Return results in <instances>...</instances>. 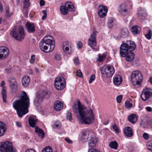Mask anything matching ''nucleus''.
I'll list each match as a JSON object with an SVG mask.
<instances>
[{"instance_id": "64", "label": "nucleus", "mask_w": 152, "mask_h": 152, "mask_svg": "<svg viewBox=\"0 0 152 152\" xmlns=\"http://www.w3.org/2000/svg\"><path fill=\"white\" fill-rule=\"evenodd\" d=\"M16 123L18 127H21V124L19 122L17 121Z\"/></svg>"}, {"instance_id": "39", "label": "nucleus", "mask_w": 152, "mask_h": 152, "mask_svg": "<svg viewBox=\"0 0 152 152\" xmlns=\"http://www.w3.org/2000/svg\"><path fill=\"white\" fill-rule=\"evenodd\" d=\"M152 35V32L151 30H149L148 31V33L145 35L146 37L148 39H151Z\"/></svg>"}, {"instance_id": "31", "label": "nucleus", "mask_w": 152, "mask_h": 152, "mask_svg": "<svg viewBox=\"0 0 152 152\" xmlns=\"http://www.w3.org/2000/svg\"><path fill=\"white\" fill-rule=\"evenodd\" d=\"M128 119L132 123L134 124L137 121V116L135 114H132L129 116Z\"/></svg>"}, {"instance_id": "1", "label": "nucleus", "mask_w": 152, "mask_h": 152, "mask_svg": "<svg viewBox=\"0 0 152 152\" xmlns=\"http://www.w3.org/2000/svg\"><path fill=\"white\" fill-rule=\"evenodd\" d=\"M72 109L80 121L83 124H89L93 122L94 117L92 110L87 109L81 104L79 101L78 104H74Z\"/></svg>"}, {"instance_id": "3", "label": "nucleus", "mask_w": 152, "mask_h": 152, "mask_svg": "<svg viewBox=\"0 0 152 152\" xmlns=\"http://www.w3.org/2000/svg\"><path fill=\"white\" fill-rule=\"evenodd\" d=\"M41 50L46 53L52 51L55 46L53 38L50 36L45 37L39 44Z\"/></svg>"}, {"instance_id": "46", "label": "nucleus", "mask_w": 152, "mask_h": 152, "mask_svg": "<svg viewBox=\"0 0 152 152\" xmlns=\"http://www.w3.org/2000/svg\"><path fill=\"white\" fill-rule=\"evenodd\" d=\"M108 24L109 27L112 28L113 26V21L112 18L109 20Z\"/></svg>"}, {"instance_id": "12", "label": "nucleus", "mask_w": 152, "mask_h": 152, "mask_svg": "<svg viewBox=\"0 0 152 152\" xmlns=\"http://www.w3.org/2000/svg\"><path fill=\"white\" fill-rule=\"evenodd\" d=\"M129 44L124 43L121 45L120 49V54L121 57H125L126 54L129 52Z\"/></svg>"}, {"instance_id": "18", "label": "nucleus", "mask_w": 152, "mask_h": 152, "mask_svg": "<svg viewBox=\"0 0 152 152\" xmlns=\"http://www.w3.org/2000/svg\"><path fill=\"white\" fill-rule=\"evenodd\" d=\"M137 15L139 19L140 20L143 21L146 18L147 14L145 10H141L138 11Z\"/></svg>"}, {"instance_id": "28", "label": "nucleus", "mask_w": 152, "mask_h": 152, "mask_svg": "<svg viewBox=\"0 0 152 152\" xmlns=\"http://www.w3.org/2000/svg\"><path fill=\"white\" fill-rule=\"evenodd\" d=\"M129 52L127 53L126 55V61L130 62L132 61L134 58V54L132 51H129Z\"/></svg>"}, {"instance_id": "62", "label": "nucleus", "mask_w": 152, "mask_h": 152, "mask_svg": "<svg viewBox=\"0 0 152 152\" xmlns=\"http://www.w3.org/2000/svg\"><path fill=\"white\" fill-rule=\"evenodd\" d=\"M5 82L4 80L2 81L1 84V85H0L1 86V87H3V88L4 87V86L5 85Z\"/></svg>"}, {"instance_id": "6", "label": "nucleus", "mask_w": 152, "mask_h": 152, "mask_svg": "<svg viewBox=\"0 0 152 152\" xmlns=\"http://www.w3.org/2000/svg\"><path fill=\"white\" fill-rule=\"evenodd\" d=\"M100 69L102 75L107 77L111 76L115 72L114 68L111 65L104 66L101 67Z\"/></svg>"}, {"instance_id": "9", "label": "nucleus", "mask_w": 152, "mask_h": 152, "mask_svg": "<svg viewBox=\"0 0 152 152\" xmlns=\"http://www.w3.org/2000/svg\"><path fill=\"white\" fill-rule=\"evenodd\" d=\"M152 97V89L146 88L142 91L141 98L142 100L146 101Z\"/></svg>"}, {"instance_id": "54", "label": "nucleus", "mask_w": 152, "mask_h": 152, "mask_svg": "<svg viewBox=\"0 0 152 152\" xmlns=\"http://www.w3.org/2000/svg\"><path fill=\"white\" fill-rule=\"evenodd\" d=\"M142 136L145 140H148L149 139V135L147 133H144L143 134Z\"/></svg>"}, {"instance_id": "21", "label": "nucleus", "mask_w": 152, "mask_h": 152, "mask_svg": "<svg viewBox=\"0 0 152 152\" xmlns=\"http://www.w3.org/2000/svg\"><path fill=\"white\" fill-rule=\"evenodd\" d=\"M54 107L56 110L59 111L63 108V104L61 102L58 100L54 103Z\"/></svg>"}, {"instance_id": "23", "label": "nucleus", "mask_w": 152, "mask_h": 152, "mask_svg": "<svg viewBox=\"0 0 152 152\" xmlns=\"http://www.w3.org/2000/svg\"><path fill=\"white\" fill-rule=\"evenodd\" d=\"M122 79L119 75H116L113 78V82L114 84L116 86L120 85L122 83Z\"/></svg>"}, {"instance_id": "17", "label": "nucleus", "mask_w": 152, "mask_h": 152, "mask_svg": "<svg viewBox=\"0 0 152 152\" xmlns=\"http://www.w3.org/2000/svg\"><path fill=\"white\" fill-rule=\"evenodd\" d=\"M26 27L29 33H33L35 31L34 25L33 23L27 22L26 24Z\"/></svg>"}, {"instance_id": "34", "label": "nucleus", "mask_w": 152, "mask_h": 152, "mask_svg": "<svg viewBox=\"0 0 152 152\" xmlns=\"http://www.w3.org/2000/svg\"><path fill=\"white\" fill-rule=\"evenodd\" d=\"M1 94L2 96L3 100L4 102H6L7 98V91L6 88L5 87H4L2 89Z\"/></svg>"}, {"instance_id": "43", "label": "nucleus", "mask_w": 152, "mask_h": 152, "mask_svg": "<svg viewBox=\"0 0 152 152\" xmlns=\"http://www.w3.org/2000/svg\"><path fill=\"white\" fill-rule=\"evenodd\" d=\"M54 58L57 61H59L61 59V56L59 53H55L54 55Z\"/></svg>"}, {"instance_id": "29", "label": "nucleus", "mask_w": 152, "mask_h": 152, "mask_svg": "<svg viewBox=\"0 0 152 152\" xmlns=\"http://www.w3.org/2000/svg\"><path fill=\"white\" fill-rule=\"evenodd\" d=\"M129 34V32L127 28H123L121 29L120 33V36L122 38H125L127 37Z\"/></svg>"}, {"instance_id": "60", "label": "nucleus", "mask_w": 152, "mask_h": 152, "mask_svg": "<svg viewBox=\"0 0 152 152\" xmlns=\"http://www.w3.org/2000/svg\"><path fill=\"white\" fill-rule=\"evenodd\" d=\"M25 152H35L34 150L32 149H27Z\"/></svg>"}, {"instance_id": "10", "label": "nucleus", "mask_w": 152, "mask_h": 152, "mask_svg": "<svg viewBox=\"0 0 152 152\" xmlns=\"http://www.w3.org/2000/svg\"><path fill=\"white\" fill-rule=\"evenodd\" d=\"M118 10L120 14L123 16L128 15L129 11L128 6L124 3H121L118 6Z\"/></svg>"}, {"instance_id": "5", "label": "nucleus", "mask_w": 152, "mask_h": 152, "mask_svg": "<svg viewBox=\"0 0 152 152\" xmlns=\"http://www.w3.org/2000/svg\"><path fill=\"white\" fill-rule=\"evenodd\" d=\"M142 79V74L139 71H135L132 72L131 75V80L133 85L140 86Z\"/></svg>"}, {"instance_id": "41", "label": "nucleus", "mask_w": 152, "mask_h": 152, "mask_svg": "<svg viewBox=\"0 0 152 152\" xmlns=\"http://www.w3.org/2000/svg\"><path fill=\"white\" fill-rule=\"evenodd\" d=\"M52 148L50 146L46 147L44 148L42 151V152H52Z\"/></svg>"}, {"instance_id": "36", "label": "nucleus", "mask_w": 152, "mask_h": 152, "mask_svg": "<svg viewBox=\"0 0 152 152\" xmlns=\"http://www.w3.org/2000/svg\"><path fill=\"white\" fill-rule=\"evenodd\" d=\"M60 10L61 13L64 15H66L68 13V10L65 6H61L60 7Z\"/></svg>"}, {"instance_id": "63", "label": "nucleus", "mask_w": 152, "mask_h": 152, "mask_svg": "<svg viewBox=\"0 0 152 152\" xmlns=\"http://www.w3.org/2000/svg\"><path fill=\"white\" fill-rule=\"evenodd\" d=\"M42 96H43V97L44 96L47 94V92L45 91H43L42 94H40Z\"/></svg>"}, {"instance_id": "8", "label": "nucleus", "mask_w": 152, "mask_h": 152, "mask_svg": "<svg viewBox=\"0 0 152 152\" xmlns=\"http://www.w3.org/2000/svg\"><path fill=\"white\" fill-rule=\"evenodd\" d=\"M0 151L2 152H15L12 143L9 141H6L1 144Z\"/></svg>"}, {"instance_id": "50", "label": "nucleus", "mask_w": 152, "mask_h": 152, "mask_svg": "<svg viewBox=\"0 0 152 152\" xmlns=\"http://www.w3.org/2000/svg\"><path fill=\"white\" fill-rule=\"evenodd\" d=\"M35 57L34 55H32L31 56V58L30 60V62L33 64L34 63V60L35 59Z\"/></svg>"}, {"instance_id": "45", "label": "nucleus", "mask_w": 152, "mask_h": 152, "mask_svg": "<svg viewBox=\"0 0 152 152\" xmlns=\"http://www.w3.org/2000/svg\"><path fill=\"white\" fill-rule=\"evenodd\" d=\"M147 146L149 150L152 151V141L148 142L147 143Z\"/></svg>"}, {"instance_id": "40", "label": "nucleus", "mask_w": 152, "mask_h": 152, "mask_svg": "<svg viewBox=\"0 0 152 152\" xmlns=\"http://www.w3.org/2000/svg\"><path fill=\"white\" fill-rule=\"evenodd\" d=\"M29 0H24L23 1V7L26 8L29 7Z\"/></svg>"}, {"instance_id": "32", "label": "nucleus", "mask_w": 152, "mask_h": 152, "mask_svg": "<svg viewBox=\"0 0 152 152\" xmlns=\"http://www.w3.org/2000/svg\"><path fill=\"white\" fill-rule=\"evenodd\" d=\"M63 49L64 52L66 54H69L70 52L69 51V45L68 42H64L63 43Z\"/></svg>"}, {"instance_id": "11", "label": "nucleus", "mask_w": 152, "mask_h": 152, "mask_svg": "<svg viewBox=\"0 0 152 152\" xmlns=\"http://www.w3.org/2000/svg\"><path fill=\"white\" fill-rule=\"evenodd\" d=\"M96 34L95 32H94L88 39V43L91 48L96 51L97 50L94 48L96 45Z\"/></svg>"}, {"instance_id": "4", "label": "nucleus", "mask_w": 152, "mask_h": 152, "mask_svg": "<svg viewBox=\"0 0 152 152\" xmlns=\"http://www.w3.org/2000/svg\"><path fill=\"white\" fill-rule=\"evenodd\" d=\"M14 39L21 41L23 39L25 35L24 28L21 26L15 27L10 33Z\"/></svg>"}, {"instance_id": "26", "label": "nucleus", "mask_w": 152, "mask_h": 152, "mask_svg": "<svg viewBox=\"0 0 152 152\" xmlns=\"http://www.w3.org/2000/svg\"><path fill=\"white\" fill-rule=\"evenodd\" d=\"M7 129L5 124L2 122L0 121V137L4 135Z\"/></svg>"}, {"instance_id": "59", "label": "nucleus", "mask_w": 152, "mask_h": 152, "mask_svg": "<svg viewBox=\"0 0 152 152\" xmlns=\"http://www.w3.org/2000/svg\"><path fill=\"white\" fill-rule=\"evenodd\" d=\"M45 4L44 1L43 0H41L40 1V5L41 6H43Z\"/></svg>"}, {"instance_id": "16", "label": "nucleus", "mask_w": 152, "mask_h": 152, "mask_svg": "<svg viewBox=\"0 0 152 152\" xmlns=\"http://www.w3.org/2000/svg\"><path fill=\"white\" fill-rule=\"evenodd\" d=\"M93 136L90 137L91 139L88 142V146L89 147L93 148L95 147L97 142V138L95 136Z\"/></svg>"}, {"instance_id": "7", "label": "nucleus", "mask_w": 152, "mask_h": 152, "mask_svg": "<svg viewBox=\"0 0 152 152\" xmlns=\"http://www.w3.org/2000/svg\"><path fill=\"white\" fill-rule=\"evenodd\" d=\"M56 88L58 90H62L66 86V80L62 77H57L54 81Z\"/></svg>"}, {"instance_id": "44", "label": "nucleus", "mask_w": 152, "mask_h": 152, "mask_svg": "<svg viewBox=\"0 0 152 152\" xmlns=\"http://www.w3.org/2000/svg\"><path fill=\"white\" fill-rule=\"evenodd\" d=\"M66 117L67 119L69 120H70L72 119V114L70 111H68L67 112L66 114Z\"/></svg>"}, {"instance_id": "51", "label": "nucleus", "mask_w": 152, "mask_h": 152, "mask_svg": "<svg viewBox=\"0 0 152 152\" xmlns=\"http://www.w3.org/2000/svg\"><path fill=\"white\" fill-rule=\"evenodd\" d=\"M122 95H120L118 96L116 98V100L118 103H120L122 100Z\"/></svg>"}, {"instance_id": "13", "label": "nucleus", "mask_w": 152, "mask_h": 152, "mask_svg": "<svg viewBox=\"0 0 152 152\" xmlns=\"http://www.w3.org/2000/svg\"><path fill=\"white\" fill-rule=\"evenodd\" d=\"M107 10V7L102 5H99L98 7V11L99 15L100 18H103L106 16Z\"/></svg>"}, {"instance_id": "56", "label": "nucleus", "mask_w": 152, "mask_h": 152, "mask_svg": "<svg viewBox=\"0 0 152 152\" xmlns=\"http://www.w3.org/2000/svg\"><path fill=\"white\" fill-rule=\"evenodd\" d=\"M88 152H100L95 148H92L89 150Z\"/></svg>"}, {"instance_id": "53", "label": "nucleus", "mask_w": 152, "mask_h": 152, "mask_svg": "<svg viewBox=\"0 0 152 152\" xmlns=\"http://www.w3.org/2000/svg\"><path fill=\"white\" fill-rule=\"evenodd\" d=\"M74 62L75 64L76 65H78L79 64V59L78 58H75L74 59Z\"/></svg>"}, {"instance_id": "55", "label": "nucleus", "mask_w": 152, "mask_h": 152, "mask_svg": "<svg viewBox=\"0 0 152 152\" xmlns=\"http://www.w3.org/2000/svg\"><path fill=\"white\" fill-rule=\"evenodd\" d=\"M105 57L104 55L99 56V61L101 62L103 61Z\"/></svg>"}, {"instance_id": "35", "label": "nucleus", "mask_w": 152, "mask_h": 152, "mask_svg": "<svg viewBox=\"0 0 152 152\" xmlns=\"http://www.w3.org/2000/svg\"><path fill=\"white\" fill-rule=\"evenodd\" d=\"M109 146L111 148L116 150L118 147V144L116 141H113L110 142Z\"/></svg>"}, {"instance_id": "15", "label": "nucleus", "mask_w": 152, "mask_h": 152, "mask_svg": "<svg viewBox=\"0 0 152 152\" xmlns=\"http://www.w3.org/2000/svg\"><path fill=\"white\" fill-rule=\"evenodd\" d=\"M9 54V50L7 48L3 46L0 47V59L6 58Z\"/></svg>"}, {"instance_id": "48", "label": "nucleus", "mask_w": 152, "mask_h": 152, "mask_svg": "<svg viewBox=\"0 0 152 152\" xmlns=\"http://www.w3.org/2000/svg\"><path fill=\"white\" fill-rule=\"evenodd\" d=\"M95 76L94 74H92L91 76L89 81V83H91L95 79Z\"/></svg>"}, {"instance_id": "57", "label": "nucleus", "mask_w": 152, "mask_h": 152, "mask_svg": "<svg viewBox=\"0 0 152 152\" xmlns=\"http://www.w3.org/2000/svg\"><path fill=\"white\" fill-rule=\"evenodd\" d=\"M82 46V43L80 42H79L77 44V47L78 49L80 48Z\"/></svg>"}, {"instance_id": "42", "label": "nucleus", "mask_w": 152, "mask_h": 152, "mask_svg": "<svg viewBox=\"0 0 152 152\" xmlns=\"http://www.w3.org/2000/svg\"><path fill=\"white\" fill-rule=\"evenodd\" d=\"M125 106L126 108L129 109L132 107V104L129 101H126L125 102Z\"/></svg>"}, {"instance_id": "25", "label": "nucleus", "mask_w": 152, "mask_h": 152, "mask_svg": "<svg viewBox=\"0 0 152 152\" xmlns=\"http://www.w3.org/2000/svg\"><path fill=\"white\" fill-rule=\"evenodd\" d=\"M35 132L42 139H43L45 134L43 130L37 127H35Z\"/></svg>"}, {"instance_id": "33", "label": "nucleus", "mask_w": 152, "mask_h": 152, "mask_svg": "<svg viewBox=\"0 0 152 152\" xmlns=\"http://www.w3.org/2000/svg\"><path fill=\"white\" fill-rule=\"evenodd\" d=\"M37 121L36 119H34L33 117H30L28 120L29 124L31 127H34L36 125Z\"/></svg>"}, {"instance_id": "19", "label": "nucleus", "mask_w": 152, "mask_h": 152, "mask_svg": "<svg viewBox=\"0 0 152 152\" xmlns=\"http://www.w3.org/2000/svg\"><path fill=\"white\" fill-rule=\"evenodd\" d=\"M124 135L127 137H131L133 135L132 129L130 127H126L124 129Z\"/></svg>"}, {"instance_id": "49", "label": "nucleus", "mask_w": 152, "mask_h": 152, "mask_svg": "<svg viewBox=\"0 0 152 152\" xmlns=\"http://www.w3.org/2000/svg\"><path fill=\"white\" fill-rule=\"evenodd\" d=\"M112 128L116 132H119V129L115 124H113Z\"/></svg>"}, {"instance_id": "30", "label": "nucleus", "mask_w": 152, "mask_h": 152, "mask_svg": "<svg viewBox=\"0 0 152 152\" xmlns=\"http://www.w3.org/2000/svg\"><path fill=\"white\" fill-rule=\"evenodd\" d=\"M65 6L69 11H74L75 10L73 5L71 2H67L65 3Z\"/></svg>"}, {"instance_id": "37", "label": "nucleus", "mask_w": 152, "mask_h": 152, "mask_svg": "<svg viewBox=\"0 0 152 152\" xmlns=\"http://www.w3.org/2000/svg\"><path fill=\"white\" fill-rule=\"evenodd\" d=\"M136 47V45L134 44V42L133 41H130L129 45V51H132L133 50L135 49Z\"/></svg>"}, {"instance_id": "47", "label": "nucleus", "mask_w": 152, "mask_h": 152, "mask_svg": "<svg viewBox=\"0 0 152 152\" xmlns=\"http://www.w3.org/2000/svg\"><path fill=\"white\" fill-rule=\"evenodd\" d=\"M77 75L80 78L83 77V74L82 72L80 69H78L77 70Z\"/></svg>"}, {"instance_id": "22", "label": "nucleus", "mask_w": 152, "mask_h": 152, "mask_svg": "<svg viewBox=\"0 0 152 152\" xmlns=\"http://www.w3.org/2000/svg\"><path fill=\"white\" fill-rule=\"evenodd\" d=\"M43 96L40 94H37L36 96L34 101V104L37 106L43 100Z\"/></svg>"}, {"instance_id": "38", "label": "nucleus", "mask_w": 152, "mask_h": 152, "mask_svg": "<svg viewBox=\"0 0 152 152\" xmlns=\"http://www.w3.org/2000/svg\"><path fill=\"white\" fill-rule=\"evenodd\" d=\"M5 11L6 12V16L7 17H10L12 15V13L9 12V8L8 5H7L5 7Z\"/></svg>"}, {"instance_id": "2", "label": "nucleus", "mask_w": 152, "mask_h": 152, "mask_svg": "<svg viewBox=\"0 0 152 152\" xmlns=\"http://www.w3.org/2000/svg\"><path fill=\"white\" fill-rule=\"evenodd\" d=\"M29 101V99L26 93L22 91L19 96V99L13 103V106L16 110L17 113L19 118H22L23 115L28 112Z\"/></svg>"}, {"instance_id": "24", "label": "nucleus", "mask_w": 152, "mask_h": 152, "mask_svg": "<svg viewBox=\"0 0 152 152\" xmlns=\"http://www.w3.org/2000/svg\"><path fill=\"white\" fill-rule=\"evenodd\" d=\"M130 30L133 34H137L140 33L141 28L137 25H134L131 27Z\"/></svg>"}, {"instance_id": "58", "label": "nucleus", "mask_w": 152, "mask_h": 152, "mask_svg": "<svg viewBox=\"0 0 152 152\" xmlns=\"http://www.w3.org/2000/svg\"><path fill=\"white\" fill-rule=\"evenodd\" d=\"M65 140L66 141L68 142L69 143H72V141L71 140H69V139L66 138H65Z\"/></svg>"}, {"instance_id": "61", "label": "nucleus", "mask_w": 152, "mask_h": 152, "mask_svg": "<svg viewBox=\"0 0 152 152\" xmlns=\"http://www.w3.org/2000/svg\"><path fill=\"white\" fill-rule=\"evenodd\" d=\"M148 112H151L152 111V108L151 107H147L146 108Z\"/></svg>"}, {"instance_id": "20", "label": "nucleus", "mask_w": 152, "mask_h": 152, "mask_svg": "<svg viewBox=\"0 0 152 152\" xmlns=\"http://www.w3.org/2000/svg\"><path fill=\"white\" fill-rule=\"evenodd\" d=\"M8 81L10 83V87L12 88V91H15L17 87L16 82L15 79L13 78H11L10 79L8 80Z\"/></svg>"}, {"instance_id": "52", "label": "nucleus", "mask_w": 152, "mask_h": 152, "mask_svg": "<svg viewBox=\"0 0 152 152\" xmlns=\"http://www.w3.org/2000/svg\"><path fill=\"white\" fill-rule=\"evenodd\" d=\"M140 124L143 127H145V126H147L148 123L145 121H141Z\"/></svg>"}, {"instance_id": "27", "label": "nucleus", "mask_w": 152, "mask_h": 152, "mask_svg": "<svg viewBox=\"0 0 152 152\" xmlns=\"http://www.w3.org/2000/svg\"><path fill=\"white\" fill-rule=\"evenodd\" d=\"M30 82L29 77L27 76H25L22 78V84L23 86L26 87L28 86Z\"/></svg>"}, {"instance_id": "14", "label": "nucleus", "mask_w": 152, "mask_h": 152, "mask_svg": "<svg viewBox=\"0 0 152 152\" xmlns=\"http://www.w3.org/2000/svg\"><path fill=\"white\" fill-rule=\"evenodd\" d=\"M94 135V133L92 131H90L89 130H87L83 132L82 135L81 136V140L83 142H86L88 139L93 136Z\"/></svg>"}]
</instances>
